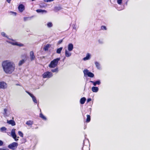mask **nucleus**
Masks as SVG:
<instances>
[{"label": "nucleus", "instance_id": "obj_1", "mask_svg": "<svg viewBox=\"0 0 150 150\" xmlns=\"http://www.w3.org/2000/svg\"><path fill=\"white\" fill-rule=\"evenodd\" d=\"M4 71L7 74H11L14 71L15 66L13 62L8 60L3 61L2 64Z\"/></svg>", "mask_w": 150, "mask_h": 150}, {"label": "nucleus", "instance_id": "obj_2", "mask_svg": "<svg viewBox=\"0 0 150 150\" xmlns=\"http://www.w3.org/2000/svg\"><path fill=\"white\" fill-rule=\"evenodd\" d=\"M60 58H57L52 61L49 65V67L50 68H54L58 65L59 61L60 60Z\"/></svg>", "mask_w": 150, "mask_h": 150}, {"label": "nucleus", "instance_id": "obj_3", "mask_svg": "<svg viewBox=\"0 0 150 150\" xmlns=\"http://www.w3.org/2000/svg\"><path fill=\"white\" fill-rule=\"evenodd\" d=\"M42 76L43 78H49L52 76V74L51 72L47 71L44 73Z\"/></svg>", "mask_w": 150, "mask_h": 150}, {"label": "nucleus", "instance_id": "obj_4", "mask_svg": "<svg viewBox=\"0 0 150 150\" xmlns=\"http://www.w3.org/2000/svg\"><path fill=\"white\" fill-rule=\"evenodd\" d=\"M18 145L17 143L14 142L9 144L8 147L9 149L14 150L17 148Z\"/></svg>", "mask_w": 150, "mask_h": 150}, {"label": "nucleus", "instance_id": "obj_5", "mask_svg": "<svg viewBox=\"0 0 150 150\" xmlns=\"http://www.w3.org/2000/svg\"><path fill=\"white\" fill-rule=\"evenodd\" d=\"M83 72L85 75L86 74L89 77L93 78L94 76V74L92 72H89L88 70L87 69H84L83 71Z\"/></svg>", "mask_w": 150, "mask_h": 150}, {"label": "nucleus", "instance_id": "obj_6", "mask_svg": "<svg viewBox=\"0 0 150 150\" xmlns=\"http://www.w3.org/2000/svg\"><path fill=\"white\" fill-rule=\"evenodd\" d=\"M90 145L88 142L85 143L84 141L83 142V146L82 150H90L89 146Z\"/></svg>", "mask_w": 150, "mask_h": 150}, {"label": "nucleus", "instance_id": "obj_7", "mask_svg": "<svg viewBox=\"0 0 150 150\" xmlns=\"http://www.w3.org/2000/svg\"><path fill=\"white\" fill-rule=\"evenodd\" d=\"M15 130L16 129H12L11 132V134L14 140L16 141H17L18 140V138L19 137H18L17 138L16 135L15 133Z\"/></svg>", "mask_w": 150, "mask_h": 150}, {"label": "nucleus", "instance_id": "obj_8", "mask_svg": "<svg viewBox=\"0 0 150 150\" xmlns=\"http://www.w3.org/2000/svg\"><path fill=\"white\" fill-rule=\"evenodd\" d=\"M30 57L31 61H33L35 59V56L34 55V53L33 51H32L30 52Z\"/></svg>", "mask_w": 150, "mask_h": 150}, {"label": "nucleus", "instance_id": "obj_9", "mask_svg": "<svg viewBox=\"0 0 150 150\" xmlns=\"http://www.w3.org/2000/svg\"><path fill=\"white\" fill-rule=\"evenodd\" d=\"M18 9L20 12H22L25 9V6L23 4H20L18 7Z\"/></svg>", "mask_w": 150, "mask_h": 150}, {"label": "nucleus", "instance_id": "obj_10", "mask_svg": "<svg viewBox=\"0 0 150 150\" xmlns=\"http://www.w3.org/2000/svg\"><path fill=\"white\" fill-rule=\"evenodd\" d=\"M6 87V84L5 82L2 81L0 82V88L4 89Z\"/></svg>", "mask_w": 150, "mask_h": 150}, {"label": "nucleus", "instance_id": "obj_11", "mask_svg": "<svg viewBox=\"0 0 150 150\" xmlns=\"http://www.w3.org/2000/svg\"><path fill=\"white\" fill-rule=\"evenodd\" d=\"M9 43H11V44H12L13 45H17L19 46L20 47L22 46L23 45L22 44L20 43V44H18L17 42H8Z\"/></svg>", "mask_w": 150, "mask_h": 150}, {"label": "nucleus", "instance_id": "obj_12", "mask_svg": "<svg viewBox=\"0 0 150 150\" xmlns=\"http://www.w3.org/2000/svg\"><path fill=\"white\" fill-rule=\"evenodd\" d=\"M7 123L9 124H11L12 126H15L16 125V123L13 120H10L7 121Z\"/></svg>", "mask_w": 150, "mask_h": 150}, {"label": "nucleus", "instance_id": "obj_13", "mask_svg": "<svg viewBox=\"0 0 150 150\" xmlns=\"http://www.w3.org/2000/svg\"><path fill=\"white\" fill-rule=\"evenodd\" d=\"M90 82L93 83L94 86H96V84L100 85V81H97L95 82L93 81H90Z\"/></svg>", "mask_w": 150, "mask_h": 150}, {"label": "nucleus", "instance_id": "obj_14", "mask_svg": "<svg viewBox=\"0 0 150 150\" xmlns=\"http://www.w3.org/2000/svg\"><path fill=\"white\" fill-rule=\"evenodd\" d=\"M73 48V45L72 43H69L68 45V50L69 51H72Z\"/></svg>", "mask_w": 150, "mask_h": 150}, {"label": "nucleus", "instance_id": "obj_15", "mask_svg": "<svg viewBox=\"0 0 150 150\" xmlns=\"http://www.w3.org/2000/svg\"><path fill=\"white\" fill-rule=\"evenodd\" d=\"M86 98L85 97H83L81 98V99L80 100V103L81 104H84L86 101Z\"/></svg>", "mask_w": 150, "mask_h": 150}, {"label": "nucleus", "instance_id": "obj_16", "mask_svg": "<svg viewBox=\"0 0 150 150\" xmlns=\"http://www.w3.org/2000/svg\"><path fill=\"white\" fill-rule=\"evenodd\" d=\"M90 55L89 53H88L87 54L86 56L83 58V59L84 61H86L90 59Z\"/></svg>", "mask_w": 150, "mask_h": 150}, {"label": "nucleus", "instance_id": "obj_17", "mask_svg": "<svg viewBox=\"0 0 150 150\" xmlns=\"http://www.w3.org/2000/svg\"><path fill=\"white\" fill-rule=\"evenodd\" d=\"M92 90L93 92H96L98 91V88L96 87H92Z\"/></svg>", "mask_w": 150, "mask_h": 150}, {"label": "nucleus", "instance_id": "obj_18", "mask_svg": "<svg viewBox=\"0 0 150 150\" xmlns=\"http://www.w3.org/2000/svg\"><path fill=\"white\" fill-rule=\"evenodd\" d=\"M50 45L49 44H47L46 45H45L43 48V50L45 51H47L50 47Z\"/></svg>", "mask_w": 150, "mask_h": 150}, {"label": "nucleus", "instance_id": "obj_19", "mask_svg": "<svg viewBox=\"0 0 150 150\" xmlns=\"http://www.w3.org/2000/svg\"><path fill=\"white\" fill-rule=\"evenodd\" d=\"M65 56L67 57H69L71 55V53L68 51L67 50H65Z\"/></svg>", "mask_w": 150, "mask_h": 150}, {"label": "nucleus", "instance_id": "obj_20", "mask_svg": "<svg viewBox=\"0 0 150 150\" xmlns=\"http://www.w3.org/2000/svg\"><path fill=\"white\" fill-rule=\"evenodd\" d=\"M25 62V60L24 59H22L18 63V66H21L22 64H23Z\"/></svg>", "mask_w": 150, "mask_h": 150}, {"label": "nucleus", "instance_id": "obj_21", "mask_svg": "<svg viewBox=\"0 0 150 150\" xmlns=\"http://www.w3.org/2000/svg\"><path fill=\"white\" fill-rule=\"evenodd\" d=\"M87 118L86 120V122L88 123L91 120L90 116L89 115H86Z\"/></svg>", "mask_w": 150, "mask_h": 150}, {"label": "nucleus", "instance_id": "obj_22", "mask_svg": "<svg viewBox=\"0 0 150 150\" xmlns=\"http://www.w3.org/2000/svg\"><path fill=\"white\" fill-rule=\"evenodd\" d=\"M33 124V121L31 120L28 121L26 123V124L28 126L31 125Z\"/></svg>", "mask_w": 150, "mask_h": 150}, {"label": "nucleus", "instance_id": "obj_23", "mask_svg": "<svg viewBox=\"0 0 150 150\" xmlns=\"http://www.w3.org/2000/svg\"><path fill=\"white\" fill-rule=\"evenodd\" d=\"M36 11L38 13H40V12L44 13V12H45V13H46L47 12L45 10H42V9H37L36 10Z\"/></svg>", "mask_w": 150, "mask_h": 150}, {"label": "nucleus", "instance_id": "obj_24", "mask_svg": "<svg viewBox=\"0 0 150 150\" xmlns=\"http://www.w3.org/2000/svg\"><path fill=\"white\" fill-rule=\"evenodd\" d=\"M40 117L44 120H46L47 119L46 117L43 115L42 113L40 114Z\"/></svg>", "mask_w": 150, "mask_h": 150}, {"label": "nucleus", "instance_id": "obj_25", "mask_svg": "<svg viewBox=\"0 0 150 150\" xmlns=\"http://www.w3.org/2000/svg\"><path fill=\"white\" fill-rule=\"evenodd\" d=\"M62 49V47H60L59 48H58L57 49L56 52L58 54H60L61 52Z\"/></svg>", "mask_w": 150, "mask_h": 150}, {"label": "nucleus", "instance_id": "obj_26", "mask_svg": "<svg viewBox=\"0 0 150 150\" xmlns=\"http://www.w3.org/2000/svg\"><path fill=\"white\" fill-rule=\"evenodd\" d=\"M95 64L97 68L98 69H100V64L98 62H95Z\"/></svg>", "mask_w": 150, "mask_h": 150}, {"label": "nucleus", "instance_id": "obj_27", "mask_svg": "<svg viewBox=\"0 0 150 150\" xmlns=\"http://www.w3.org/2000/svg\"><path fill=\"white\" fill-rule=\"evenodd\" d=\"M47 26L49 28H51L53 24L51 22H50L47 24Z\"/></svg>", "mask_w": 150, "mask_h": 150}, {"label": "nucleus", "instance_id": "obj_28", "mask_svg": "<svg viewBox=\"0 0 150 150\" xmlns=\"http://www.w3.org/2000/svg\"><path fill=\"white\" fill-rule=\"evenodd\" d=\"M51 71L52 72H57L58 71V68H56L54 69L51 70Z\"/></svg>", "mask_w": 150, "mask_h": 150}, {"label": "nucleus", "instance_id": "obj_29", "mask_svg": "<svg viewBox=\"0 0 150 150\" xmlns=\"http://www.w3.org/2000/svg\"><path fill=\"white\" fill-rule=\"evenodd\" d=\"M61 9V8L60 7H54V10L55 11H59Z\"/></svg>", "mask_w": 150, "mask_h": 150}, {"label": "nucleus", "instance_id": "obj_30", "mask_svg": "<svg viewBox=\"0 0 150 150\" xmlns=\"http://www.w3.org/2000/svg\"><path fill=\"white\" fill-rule=\"evenodd\" d=\"M6 129H7L5 127H1L0 129L1 131L2 132L6 131Z\"/></svg>", "mask_w": 150, "mask_h": 150}, {"label": "nucleus", "instance_id": "obj_31", "mask_svg": "<svg viewBox=\"0 0 150 150\" xmlns=\"http://www.w3.org/2000/svg\"><path fill=\"white\" fill-rule=\"evenodd\" d=\"M18 133L19 135L20 136H21L22 137H23V134L20 131H19L18 132Z\"/></svg>", "mask_w": 150, "mask_h": 150}, {"label": "nucleus", "instance_id": "obj_32", "mask_svg": "<svg viewBox=\"0 0 150 150\" xmlns=\"http://www.w3.org/2000/svg\"><path fill=\"white\" fill-rule=\"evenodd\" d=\"M27 93L29 95V96L32 98H33V97H34L35 96H34V95L30 93L27 91Z\"/></svg>", "mask_w": 150, "mask_h": 150}, {"label": "nucleus", "instance_id": "obj_33", "mask_svg": "<svg viewBox=\"0 0 150 150\" xmlns=\"http://www.w3.org/2000/svg\"><path fill=\"white\" fill-rule=\"evenodd\" d=\"M27 93L29 95V96L32 98H33V97H34L35 96H34V95L30 93L27 91Z\"/></svg>", "mask_w": 150, "mask_h": 150}, {"label": "nucleus", "instance_id": "obj_34", "mask_svg": "<svg viewBox=\"0 0 150 150\" xmlns=\"http://www.w3.org/2000/svg\"><path fill=\"white\" fill-rule=\"evenodd\" d=\"M101 29L102 30H106V27L105 26H102L101 27Z\"/></svg>", "mask_w": 150, "mask_h": 150}, {"label": "nucleus", "instance_id": "obj_35", "mask_svg": "<svg viewBox=\"0 0 150 150\" xmlns=\"http://www.w3.org/2000/svg\"><path fill=\"white\" fill-rule=\"evenodd\" d=\"M32 99H33V102L34 103H37V101L36 99V98L35 97V96H34V97H33V98H32Z\"/></svg>", "mask_w": 150, "mask_h": 150}, {"label": "nucleus", "instance_id": "obj_36", "mask_svg": "<svg viewBox=\"0 0 150 150\" xmlns=\"http://www.w3.org/2000/svg\"><path fill=\"white\" fill-rule=\"evenodd\" d=\"M122 0H118L117 1V3L119 4H121L122 3Z\"/></svg>", "mask_w": 150, "mask_h": 150}, {"label": "nucleus", "instance_id": "obj_37", "mask_svg": "<svg viewBox=\"0 0 150 150\" xmlns=\"http://www.w3.org/2000/svg\"><path fill=\"white\" fill-rule=\"evenodd\" d=\"M1 35L2 36H3L4 37H7V36L6 35V34L4 32H2L1 33Z\"/></svg>", "mask_w": 150, "mask_h": 150}, {"label": "nucleus", "instance_id": "obj_38", "mask_svg": "<svg viewBox=\"0 0 150 150\" xmlns=\"http://www.w3.org/2000/svg\"><path fill=\"white\" fill-rule=\"evenodd\" d=\"M63 41V39H61L59 40L58 42V44H60Z\"/></svg>", "mask_w": 150, "mask_h": 150}, {"label": "nucleus", "instance_id": "obj_39", "mask_svg": "<svg viewBox=\"0 0 150 150\" xmlns=\"http://www.w3.org/2000/svg\"><path fill=\"white\" fill-rule=\"evenodd\" d=\"M4 143L1 140H0V146H2L3 145Z\"/></svg>", "mask_w": 150, "mask_h": 150}, {"label": "nucleus", "instance_id": "obj_40", "mask_svg": "<svg viewBox=\"0 0 150 150\" xmlns=\"http://www.w3.org/2000/svg\"><path fill=\"white\" fill-rule=\"evenodd\" d=\"M91 98H88L87 99V103H88L90 101H91Z\"/></svg>", "mask_w": 150, "mask_h": 150}, {"label": "nucleus", "instance_id": "obj_41", "mask_svg": "<svg viewBox=\"0 0 150 150\" xmlns=\"http://www.w3.org/2000/svg\"><path fill=\"white\" fill-rule=\"evenodd\" d=\"M54 0H45V1L46 2H50L52 1H53Z\"/></svg>", "mask_w": 150, "mask_h": 150}, {"label": "nucleus", "instance_id": "obj_42", "mask_svg": "<svg viewBox=\"0 0 150 150\" xmlns=\"http://www.w3.org/2000/svg\"><path fill=\"white\" fill-rule=\"evenodd\" d=\"M4 113L5 114H6V112L7 111V109L6 108H5L4 109Z\"/></svg>", "mask_w": 150, "mask_h": 150}, {"label": "nucleus", "instance_id": "obj_43", "mask_svg": "<svg viewBox=\"0 0 150 150\" xmlns=\"http://www.w3.org/2000/svg\"><path fill=\"white\" fill-rule=\"evenodd\" d=\"M0 150H9L8 149H6L2 148H0Z\"/></svg>", "mask_w": 150, "mask_h": 150}, {"label": "nucleus", "instance_id": "obj_44", "mask_svg": "<svg viewBox=\"0 0 150 150\" xmlns=\"http://www.w3.org/2000/svg\"><path fill=\"white\" fill-rule=\"evenodd\" d=\"M11 0H6L9 3H10Z\"/></svg>", "mask_w": 150, "mask_h": 150}, {"label": "nucleus", "instance_id": "obj_45", "mask_svg": "<svg viewBox=\"0 0 150 150\" xmlns=\"http://www.w3.org/2000/svg\"><path fill=\"white\" fill-rule=\"evenodd\" d=\"M16 86H22L20 84H18V83H17V84H16Z\"/></svg>", "mask_w": 150, "mask_h": 150}, {"label": "nucleus", "instance_id": "obj_46", "mask_svg": "<svg viewBox=\"0 0 150 150\" xmlns=\"http://www.w3.org/2000/svg\"><path fill=\"white\" fill-rule=\"evenodd\" d=\"M27 18H27V17H24V21H25L26 20V19H27Z\"/></svg>", "mask_w": 150, "mask_h": 150}, {"label": "nucleus", "instance_id": "obj_47", "mask_svg": "<svg viewBox=\"0 0 150 150\" xmlns=\"http://www.w3.org/2000/svg\"><path fill=\"white\" fill-rule=\"evenodd\" d=\"M13 12V13H14L15 14V15H16V12Z\"/></svg>", "mask_w": 150, "mask_h": 150}]
</instances>
